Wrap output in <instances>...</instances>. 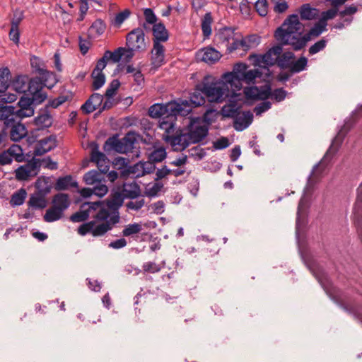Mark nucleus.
Returning <instances> with one entry per match:
<instances>
[{
    "label": "nucleus",
    "mask_w": 362,
    "mask_h": 362,
    "mask_svg": "<svg viewBox=\"0 0 362 362\" xmlns=\"http://www.w3.org/2000/svg\"><path fill=\"white\" fill-rule=\"evenodd\" d=\"M200 87L209 101L212 103H221L225 98L234 94L230 89V83L226 81L224 74L221 79H216L210 76H205Z\"/></svg>",
    "instance_id": "nucleus-4"
},
{
    "label": "nucleus",
    "mask_w": 362,
    "mask_h": 362,
    "mask_svg": "<svg viewBox=\"0 0 362 362\" xmlns=\"http://www.w3.org/2000/svg\"><path fill=\"white\" fill-rule=\"evenodd\" d=\"M130 11L125 9L122 12L118 13L112 20L111 23L113 26L119 28L121 25L129 17Z\"/></svg>",
    "instance_id": "nucleus-48"
},
{
    "label": "nucleus",
    "mask_w": 362,
    "mask_h": 362,
    "mask_svg": "<svg viewBox=\"0 0 362 362\" xmlns=\"http://www.w3.org/2000/svg\"><path fill=\"white\" fill-rule=\"evenodd\" d=\"M83 180L86 185H95L105 181V176L98 170H91L83 175Z\"/></svg>",
    "instance_id": "nucleus-31"
},
{
    "label": "nucleus",
    "mask_w": 362,
    "mask_h": 362,
    "mask_svg": "<svg viewBox=\"0 0 362 362\" xmlns=\"http://www.w3.org/2000/svg\"><path fill=\"white\" fill-rule=\"evenodd\" d=\"M40 168V159L33 158L14 170L15 178L18 181L30 180L38 175Z\"/></svg>",
    "instance_id": "nucleus-9"
},
{
    "label": "nucleus",
    "mask_w": 362,
    "mask_h": 362,
    "mask_svg": "<svg viewBox=\"0 0 362 362\" xmlns=\"http://www.w3.org/2000/svg\"><path fill=\"white\" fill-rule=\"evenodd\" d=\"M93 194H95L96 196L99 197H103L105 196L107 192L108 188L106 186V185L100 182V184L95 185V186L93 188Z\"/></svg>",
    "instance_id": "nucleus-62"
},
{
    "label": "nucleus",
    "mask_w": 362,
    "mask_h": 362,
    "mask_svg": "<svg viewBox=\"0 0 362 362\" xmlns=\"http://www.w3.org/2000/svg\"><path fill=\"white\" fill-rule=\"evenodd\" d=\"M341 141H342V138L341 137V136L339 133L338 135L337 136H335V138L333 139L331 146L329 147V150L325 155L322 160L320 161V163L319 164L316 165L314 167L313 172L310 176V178H309L310 180L315 179L316 174L317 173V170L320 168V165L323 164L326 161V160L329 156V154H331V153L333 154L337 151Z\"/></svg>",
    "instance_id": "nucleus-27"
},
{
    "label": "nucleus",
    "mask_w": 362,
    "mask_h": 362,
    "mask_svg": "<svg viewBox=\"0 0 362 362\" xmlns=\"http://www.w3.org/2000/svg\"><path fill=\"white\" fill-rule=\"evenodd\" d=\"M212 18L210 13H206L202 21V30L204 37H209L211 34Z\"/></svg>",
    "instance_id": "nucleus-46"
},
{
    "label": "nucleus",
    "mask_w": 362,
    "mask_h": 362,
    "mask_svg": "<svg viewBox=\"0 0 362 362\" xmlns=\"http://www.w3.org/2000/svg\"><path fill=\"white\" fill-rule=\"evenodd\" d=\"M282 51L283 49L281 45L274 46L263 55L254 56L255 64L269 72V69L266 68V66H272L277 63V60Z\"/></svg>",
    "instance_id": "nucleus-10"
},
{
    "label": "nucleus",
    "mask_w": 362,
    "mask_h": 362,
    "mask_svg": "<svg viewBox=\"0 0 362 362\" xmlns=\"http://www.w3.org/2000/svg\"><path fill=\"white\" fill-rule=\"evenodd\" d=\"M198 60L208 64H214L221 57V53L211 47H206L200 49L196 54Z\"/></svg>",
    "instance_id": "nucleus-17"
},
{
    "label": "nucleus",
    "mask_w": 362,
    "mask_h": 362,
    "mask_svg": "<svg viewBox=\"0 0 362 362\" xmlns=\"http://www.w3.org/2000/svg\"><path fill=\"white\" fill-rule=\"evenodd\" d=\"M165 62V49L164 46L157 42H153V49L151 50V63L155 67H160Z\"/></svg>",
    "instance_id": "nucleus-25"
},
{
    "label": "nucleus",
    "mask_w": 362,
    "mask_h": 362,
    "mask_svg": "<svg viewBox=\"0 0 362 362\" xmlns=\"http://www.w3.org/2000/svg\"><path fill=\"white\" fill-rule=\"evenodd\" d=\"M177 115H180V112L170 113L160 119L158 126L165 131L163 134L171 135L174 133Z\"/></svg>",
    "instance_id": "nucleus-24"
},
{
    "label": "nucleus",
    "mask_w": 362,
    "mask_h": 362,
    "mask_svg": "<svg viewBox=\"0 0 362 362\" xmlns=\"http://www.w3.org/2000/svg\"><path fill=\"white\" fill-rule=\"evenodd\" d=\"M153 169L154 165L151 163L139 162L129 167V173L133 174L136 177H139L151 173Z\"/></svg>",
    "instance_id": "nucleus-28"
},
{
    "label": "nucleus",
    "mask_w": 362,
    "mask_h": 362,
    "mask_svg": "<svg viewBox=\"0 0 362 362\" xmlns=\"http://www.w3.org/2000/svg\"><path fill=\"white\" fill-rule=\"evenodd\" d=\"M24 18V13L21 10H16L13 12V16L11 21V27L13 28H18L19 26V24Z\"/></svg>",
    "instance_id": "nucleus-57"
},
{
    "label": "nucleus",
    "mask_w": 362,
    "mask_h": 362,
    "mask_svg": "<svg viewBox=\"0 0 362 362\" xmlns=\"http://www.w3.org/2000/svg\"><path fill=\"white\" fill-rule=\"evenodd\" d=\"M107 146L116 152L125 153V147H124L122 139H118L115 137L109 138L105 142V148Z\"/></svg>",
    "instance_id": "nucleus-41"
},
{
    "label": "nucleus",
    "mask_w": 362,
    "mask_h": 362,
    "mask_svg": "<svg viewBox=\"0 0 362 362\" xmlns=\"http://www.w3.org/2000/svg\"><path fill=\"white\" fill-rule=\"evenodd\" d=\"M95 215H93V221L83 223L78 228V234L85 235L90 233L93 236L99 237L112 229L105 221L97 220Z\"/></svg>",
    "instance_id": "nucleus-8"
},
{
    "label": "nucleus",
    "mask_w": 362,
    "mask_h": 362,
    "mask_svg": "<svg viewBox=\"0 0 362 362\" xmlns=\"http://www.w3.org/2000/svg\"><path fill=\"white\" fill-rule=\"evenodd\" d=\"M12 158H14L17 162H22L24 160L25 156L23 155V149L19 145L13 144L6 150Z\"/></svg>",
    "instance_id": "nucleus-47"
},
{
    "label": "nucleus",
    "mask_w": 362,
    "mask_h": 362,
    "mask_svg": "<svg viewBox=\"0 0 362 362\" xmlns=\"http://www.w3.org/2000/svg\"><path fill=\"white\" fill-rule=\"evenodd\" d=\"M53 206L59 210H62L64 213V211L69 208L70 205V200L69 196L66 194H57L52 200Z\"/></svg>",
    "instance_id": "nucleus-33"
},
{
    "label": "nucleus",
    "mask_w": 362,
    "mask_h": 362,
    "mask_svg": "<svg viewBox=\"0 0 362 362\" xmlns=\"http://www.w3.org/2000/svg\"><path fill=\"white\" fill-rule=\"evenodd\" d=\"M224 78L230 83V89L233 93L241 89L242 82L250 85L262 80L266 81L259 69H248V66L245 63L235 64L233 71L224 74Z\"/></svg>",
    "instance_id": "nucleus-3"
},
{
    "label": "nucleus",
    "mask_w": 362,
    "mask_h": 362,
    "mask_svg": "<svg viewBox=\"0 0 362 362\" xmlns=\"http://www.w3.org/2000/svg\"><path fill=\"white\" fill-rule=\"evenodd\" d=\"M11 73L7 67L0 69V93L5 92L9 86Z\"/></svg>",
    "instance_id": "nucleus-39"
},
{
    "label": "nucleus",
    "mask_w": 362,
    "mask_h": 362,
    "mask_svg": "<svg viewBox=\"0 0 362 362\" xmlns=\"http://www.w3.org/2000/svg\"><path fill=\"white\" fill-rule=\"evenodd\" d=\"M106 29V24L102 19H96L90 27L89 31L95 37L100 36L104 33Z\"/></svg>",
    "instance_id": "nucleus-44"
},
{
    "label": "nucleus",
    "mask_w": 362,
    "mask_h": 362,
    "mask_svg": "<svg viewBox=\"0 0 362 362\" xmlns=\"http://www.w3.org/2000/svg\"><path fill=\"white\" fill-rule=\"evenodd\" d=\"M327 25L324 21L319 20L308 33L303 35L304 26L300 22L298 16L292 14L288 16L281 26L276 30L275 37L281 44L291 45L295 50H300L311 37H318L326 30Z\"/></svg>",
    "instance_id": "nucleus-1"
},
{
    "label": "nucleus",
    "mask_w": 362,
    "mask_h": 362,
    "mask_svg": "<svg viewBox=\"0 0 362 362\" xmlns=\"http://www.w3.org/2000/svg\"><path fill=\"white\" fill-rule=\"evenodd\" d=\"M145 199L143 195H139L135 197L134 199H131L126 204L127 211H138L145 205Z\"/></svg>",
    "instance_id": "nucleus-43"
},
{
    "label": "nucleus",
    "mask_w": 362,
    "mask_h": 362,
    "mask_svg": "<svg viewBox=\"0 0 362 362\" xmlns=\"http://www.w3.org/2000/svg\"><path fill=\"white\" fill-rule=\"evenodd\" d=\"M119 86H120V83L118 80H117V79L113 80L110 83V86H108V88L106 90V92L105 94V97L106 98H112L115 95L116 91L119 88Z\"/></svg>",
    "instance_id": "nucleus-59"
},
{
    "label": "nucleus",
    "mask_w": 362,
    "mask_h": 362,
    "mask_svg": "<svg viewBox=\"0 0 362 362\" xmlns=\"http://www.w3.org/2000/svg\"><path fill=\"white\" fill-rule=\"evenodd\" d=\"M214 113V110H209L204 114V119L199 117L191 119L188 126V132H186L191 144L199 143L207 136L209 127L205 122L207 121L209 122V116Z\"/></svg>",
    "instance_id": "nucleus-7"
},
{
    "label": "nucleus",
    "mask_w": 362,
    "mask_h": 362,
    "mask_svg": "<svg viewBox=\"0 0 362 362\" xmlns=\"http://www.w3.org/2000/svg\"><path fill=\"white\" fill-rule=\"evenodd\" d=\"M239 95L234 93L233 96H229L230 98L228 103L223 106L221 113L224 117L234 119L237 115L240 112L242 105L238 101L236 98Z\"/></svg>",
    "instance_id": "nucleus-16"
},
{
    "label": "nucleus",
    "mask_w": 362,
    "mask_h": 362,
    "mask_svg": "<svg viewBox=\"0 0 362 362\" xmlns=\"http://www.w3.org/2000/svg\"><path fill=\"white\" fill-rule=\"evenodd\" d=\"M30 64L32 67L35 69V71L42 77V78H45L46 80L47 78L53 76L52 73L41 66L40 61L38 57H33L31 58Z\"/></svg>",
    "instance_id": "nucleus-38"
},
{
    "label": "nucleus",
    "mask_w": 362,
    "mask_h": 362,
    "mask_svg": "<svg viewBox=\"0 0 362 362\" xmlns=\"http://www.w3.org/2000/svg\"><path fill=\"white\" fill-rule=\"evenodd\" d=\"M124 47H119L117 49H115L113 52L110 51H106L104 53L105 58H107V60L111 59L113 62H119L124 56Z\"/></svg>",
    "instance_id": "nucleus-50"
},
{
    "label": "nucleus",
    "mask_w": 362,
    "mask_h": 362,
    "mask_svg": "<svg viewBox=\"0 0 362 362\" xmlns=\"http://www.w3.org/2000/svg\"><path fill=\"white\" fill-rule=\"evenodd\" d=\"M166 157L165 148L159 147L154 149L150 154V159L153 162H160Z\"/></svg>",
    "instance_id": "nucleus-53"
},
{
    "label": "nucleus",
    "mask_w": 362,
    "mask_h": 362,
    "mask_svg": "<svg viewBox=\"0 0 362 362\" xmlns=\"http://www.w3.org/2000/svg\"><path fill=\"white\" fill-rule=\"evenodd\" d=\"M326 45L327 41L325 40L317 41L309 48L310 54L313 55L320 52L326 47Z\"/></svg>",
    "instance_id": "nucleus-60"
},
{
    "label": "nucleus",
    "mask_w": 362,
    "mask_h": 362,
    "mask_svg": "<svg viewBox=\"0 0 362 362\" xmlns=\"http://www.w3.org/2000/svg\"><path fill=\"white\" fill-rule=\"evenodd\" d=\"M103 100V96L99 93H93L81 106V110L86 114H90L97 110Z\"/></svg>",
    "instance_id": "nucleus-26"
},
{
    "label": "nucleus",
    "mask_w": 362,
    "mask_h": 362,
    "mask_svg": "<svg viewBox=\"0 0 362 362\" xmlns=\"http://www.w3.org/2000/svg\"><path fill=\"white\" fill-rule=\"evenodd\" d=\"M143 230L141 223H134L125 226L122 230V234L124 237H134Z\"/></svg>",
    "instance_id": "nucleus-35"
},
{
    "label": "nucleus",
    "mask_w": 362,
    "mask_h": 362,
    "mask_svg": "<svg viewBox=\"0 0 362 362\" xmlns=\"http://www.w3.org/2000/svg\"><path fill=\"white\" fill-rule=\"evenodd\" d=\"M253 121V115L250 111L240 112L233 119V127L241 132L247 129Z\"/></svg>",
    "instance_id": "nucleus-23"
},
{
    "label": "nucleus",
    "mask_w": 362,
    "mask_h": 362,
    "mask_svg": "<svg viewBox=\"0 0 362 362\" xmlns=\"http://www.w3.org/2000/svg\"><path fill=\"white\" fill-rule=\"evenodd\" d=\"M32 98L21 97L18 103L19 108L16 110V107L12 105H6L0 107V119H6L7 123L10 124L14 119H22L25 117H31L34 114V110L32 107L33 103L37 104L43 102L47 95L42 90V88H37L36 90L30 93Z\"/></svg>",
    "instance_id": "nucleus-2"
},
{
    "label": "nucleus",
    "mask_w": 362,
    "mask_h": 362,
    "mask_svg": "<svg viewBox=\"0 0 362 362\" xmlns=\"http://www.w3.org/2000/svg\"><path fill=\"white\" fill-rule=\"evenodd\" d=\"M201 83L197 85L194 91L191 94L189 100H178V103H187L189 106L190 110L189 114L192 112L193 107L201 106L205 103V98H206L202 90H201Z\"/></svg>",
    "instance_id": "nucleus-22"
},
{
    "label": "nucleus",
    "mask_w": 362,
    "mask_h": 362,
    "mask_svg": "<svg viewBox=\"0 0 362 362\" xmlns=\"http://www.w3.org/2000/svg\"><path fill=\"white\" fill-rule=\"evenodd\" d=\"M257 12L261 16H265L268 12V5L267 0H257L255 4Z\"/></svg>",
    "instance_id": "nucleus-56"
},
{
    "label": "nucleus",
    "mask_w": 362,
    "mask_h": 362,
    "mask_svg": "<svg viewBox=\"0 0 362 362\" xmlns=\"http://www.w3.org/2000/svg\"><path fill=\"white\" fill-rule=\"evenodd\" d=\"M318 10L312 8L309 4H303L299 9L300 18L303 20H313L318 16Z\"/></svg>",
    "instance_id": "nucleus-34"
},
{
    "label": "nucleus",
    "mask_w": 362,
    "mask_h": 362,
    "mask_svg": "<svg viewBox=\"0 0 362 362\" xmlns=\"http://www.w3.org/2000/svg\"><path fill=\"white\" fill-rule=\"evenodd\" d=\"M37 88H40L42 87L37 81H29L28 78L25 76H18L11 83V88L18 93H25L26 91L33 93Z\"/></svg>",
    "instance_id": "nucleus-14"
},
{
    "label": "nucleus",
    "mask_w": 362,
    "mask_h": 362,
    "mask_svg": "<svg viewBox=\"0 0 362 362\" xmlns=\"http://www.w3.org/2000/svg\"><path fill=\"white\" fill-rule=\"evenodd\" d=\"M26 197L27 192L25 189L21 188L11 195L9 203L12 206H21L24 203Z\"/></svg>",
    "instance_id": "nucleus-37"
},
{
    "label": "nucleus",
    "mask_w": 362,
    "mask_h": 362,
    "mask_svg": "<svg viewBox=\"0 0 362 362\" xmlns=\"http://www.w3.org/2000/svg\"><path fill=\"white\" fill-rule=\"evenodd\" d=\"M244 94L248 99L265 100L270 96L271 86L268 81H265L264 84L260 88L257 86L245 88Z\"/></svg>",
    "instance_id": "nucleus-15"
},
{
    "label": "nucleus",
    "mask_w": 362,
    "mask_h": 362,
    "mask_svg": "<svg viewBox=\"0 0 362 362\" xmlns=\"http://www.w3.org/2000/svg\"><path fill=\"white\" fill-rule=\"evenodd\" d=\"M127 46L129 48L141 52L146 49L145 34L143 28H137L129 32L127 37Z\"/></svg>",
    "instance_id": "nucleus-11"
},
{
    "label": "nucleus",
    "mask_w": 362,
    "mask_h": 362,
    "mask_svg": "<svg viewBox=\"0 0 362 362\" xmlns=\"http://www.w3.org/2000/svg\"><path fill=\"white\" fill-rule=\"evenodd\" d=\"M35 124L39 129L49 127L52 124V117L47 110H42L35 118Z\"/></svg>",
    "instance_id": "nucleus-32"
},
{
    "label": "nucleus",
    "mask_w": 362,
    "mask_h": 362,
    "mask_svg": "<svg viewBox=\"0 0 362 362\" xmlns=\"http://www.w3.org/2000/svg\"><path fill=\"white\" fill-rule=\"evenodd\" d=\"M293 58L294 54L293 52H286L279 55V58L277 60V64L281 69H290Z\"/></svg>",
    "instance_id": "nucleus-42"
},
{
    "label": "nucleus",
    "mask_w": 362,
    "mask_h": 362,
    "mask_svg": "<svg viewBox=\"0 0 362 362\" xmlns=\"http://www.w3.org/2000/svg\"><path fill=\"white\" fill-rule=\"evenodd\" d=\"M272 104L269 101H264L256 106L254 109V112L256 115H261L263 112L267 111L271 108Z\"/></svg>",
    "instance_id": "nucleus-64"
},
{
    "label": "nucleus",
    "mask_w": 362,
    "mask_h": 362,
    "mask_svg": "<svg viewBox=\"0 0 362 362\" xmlns=\"http://www.w3.org/2000/svg\"><path fill=\"white\" fill-rule=\"evenodd\" d=\"M6 127H11L10 131L11 139L14 141H18L27 135V129L21 123V119H14L13 122H11L10 124L7 123L6 119H2Z\"/></svg>",
    "instance_id": "nucleus-18"
},
{
    "label": "nucleus",
    "mask_w": 362,
    "mask_h": 362,
    "mask_svg": "<svg viewBox=\"0 0 362 362\" xmlns=\"http://www.w3.org/2000/svg\"><path fill=\"white\" fill-rule=\"evenodd\" d=\"M122 142L124 147H125V153L132 152L136 142V134L134 132L127 133L122 139Z\"/></svg>",
    "instance_id": "nucleus-45"
},
{
    "label": "nucleus",
    "mask_w": 362,
    "mask_h": 362,
    "mask_svg": "<svg viewBox=\"0 0 362 362\" xmlns=\"http://www.w3.org/2000/svg\"><path fill=\"white\" fill-rule=\"evenodd\" d=\"M124 196L115 192L106 202L97 201L99 203L98 212L95 216L97 220L105 221L112 228L119 221V209L124 203Z\"/></svg>",
    "instance_id": "nucleus-5"
},
{
    "label": "nucleus",
    "mask_w": 362,
    "mask_h": 362,
    "mask_svg": "<svg viewBox=\"0 0 362 362\" xmlns=\"http://www.w3.org/2000/svg\"><path fill=\"white\" fill-rule=\"evenodd\" d=\"M71 181L72 179L71 176L60 177L56 182V188L59 190L66 189L71 185Z\"/></svg>",
    "instance_id": "nucleus-55"
},
{
    "label": "nucleus",
    "mask_w": 362,
    "mask_h": 362,
    "mask_svg": "<svg viewBox=\"0 0 362 362\" xmlns=\"http://www.w3.org/2000/svg\"><path fill=\"white\" fill-rule=\"evenodd\" d=\"M163 139L168 144H170L175 151H182L189 146L191 144L189 140V136L186 133L180 132L177 133L176 135L172 134L171 135L163 134Z\"/></svg>",
    "instance_id": "nucleus-13"
},
{
    "label": "nucleus",
    "mask_w": 362,
    "mask_h": 362,
    "mask_svg": "<svg viewBox=\"0 0 362 362\" xmlns=\"http://www.w3.org/2000/svg\"><path fill=\"white\" fill-rule=\"evenodd\" d=\"M163 185L160 182H155L152 185H148L146 187V194L149 197H155L163 188Z\"/></svg>",
    "instance_id": "nucleus-58"
},
{
    "label": "nucleus",
    "mask_w": 362,
    "mask_h": 362,
    "mask_svg": "<svg viewBox=\"0 0 362 362\" xmlns=\"http://www.w3.org/2000/svg\"><path fill=\"white\" fill-rule=\"evenodd\" d=\"M152 32L153 35V42L160 43V42H166L169 38V35L165 25L158 23L153 25Z\"/></svg>",
    "instance_id": "nucleus-30"
},
{
    "label": "nucleus",
    "mask_w": 362,
    "mask_h": 362,
    "mask_svg": "<svg viewBox=\"0 0 362 362\" xmlns=\"http://www.w3.org/2000/svg\"><path fill=\"white\" fill-rule=\"evenodd\" d=\"M286 94V91L284 88H281L274 90V91L271 93L270 95H272V98L276 101L281 102L285 99Z\"/></svg>",
    "instance_id": "nucleus-63"
},
{
    "label": "nucleus",
    "mask_w": 362,
    "mask_h": 362,
    "mask_svg": "<svg viewBox=\"0 0 362 362\" xmlns=\"http://www.w3.org/2000/svg\"><path fill=\"white\" fill-rule=\"evenodd\" d=\"M308 60L305 57H302L296 62H292L290 70L293 73H298L304 70L307 66Z\"/></svg>",
    "instance_id": "nucleus-52"
},
{
    "label": "nucleus",
    "mask_w": 362,
    "mask_h": 362,
    "mask_svg": "<svg viewBox=\"0 0 362 362\" xmlns=\"http://www.w3.org/2000/svg\"><path fill=\"white\" fill-rule=\"evenodd\" d=\"M98 207L100 204L96 202H85L81 206L78 211L71 216L70 220L74 223H78L86 221L89 217L93 218V215L98 212Z\"/></svg>",
    "instance_id": "nucleus-12"
},
{
    "label": "nucleus",
    "mask_w": 362,
    "mask_h": 362,
    "mask_svg": "<svg viewBox=\"0 0 362 362\" xmlns=\"http://www.w3.org/2000/svg\"><path fill=\"white\" fill-rule=\"evenodd\" d=\"M260 42V37L256 35H249L243 39V49L247 50L257 46Z\"/></svg>",
    "instance_id": "nucleus-51"
},
{
    "label": "nucleus",
    "mask_w": 362,
    "mask_h": 362,
    "mask_svg": "<svg viewBox=\"0 0 362 362\" xmlns=\"http://www.w3.org/2000/svg\"><path fill=\"white\" fill-rule=\"evenodd\" d=\"M91 161L96 163L99 170L98 172L103 175H105L109 170V160L103 153L98 151L97 145L92 148Z\"/></svg>",
    "instance_id": "nucleus-21"
},
{
    "label": "nucleus",
    "mask_w": 362,
    "mask_h": 362,
    "mask_svg": "<svg viewBox=\"0 0 362 362\" xmlns=\"http://www.w3.org/2000/svg\"><path fill=\"white\" fill-rule=\"evenodd\" d=\"M56 146V137L55 136L51 135L37 141L35 144L33 153L35 156H42L54 148Z\"/></svg>",
    "instance_id": "nucleus-19"
},
{
    "label": "nucleus",
    "mask_w": 362,
    "mask_h": 362,
    "mask_svg": "<svg viewBox=\"0 0 362 362\" xmlns=\"http://www.w3.org/2000/svg\"><path fill=\"white\" fill-rule=\"evenodd\" d=\"M144 16L145 22L143 23L142 26L146 30L151 29L150 25H153L157 23V16L151 8H144Z\"/></svg>",
    "instance_id": "nucleus-36"
},
{
    "label": "nucleus",
    "mask_w": 362,
    "mask_h": 362,
    "mask_svg": "<svg viewBox=\"0 0 362 362\" xmlns=\"http://www.w3.org/2000/svg\"><path fill=\"white\" fill-rule=\"evenodd\" d=\"M63 215L64 213L62 210H59L52 205V207L46 211V213L44 215V220L48 223L54 222L62 218Z\"/></svg>",
    "instance_id": "nucleus-40"
},
{
    "label": "nucleus",
    "mask_w": 362,
    "mask_h": 362,
    "mask_svg": "<svg viewBox=\"0 0 362 362\" xmlns=\"http://www.w3.org/2000/svg\"><path fill=\"white\" fill-rule=\"evenodd\" d=\"M355 223L362 240V184L357 189V197L354 207Z\"/></svg>",
    "instance_id": "nucleus-20"
},
{
    "label": "nucleus",
    "mask_w": 362,
    "mask_h": 362,
    "mask_svg": "<svg viewBox=\"0 0 362 362\" xmlns=\"http://www.w3.org/2000/svg\"><path fill=\"white\" fill-rule=\"evenodd\" d=\"M235 37L234 31L230 28H225L219 34V38L226 47Z\"/></svg>",
    "instance_id": "nucleus-49"
},
{
    "label": "nucleus",
    "mask_w": 362,
    "mask_h": 362,
    "mask_svg": "<svg viewBox=\"0 0 362 362\" xmlns=\"http://www.w3.org/2000/svg\"><path fill=\"white\" fill-rule=\"evenodd\" d=\"M142 268L145 272L148 273H156L160 270V267L153 262H145L143 264Z\"/></svg>",
    "instance_id": "nucleus-61"
},
{
    "label": "nucleus",
    "mask_w": 362,
    "mask_h": 362,
    "mask_svg": "<svg viewBox=\"0 0 362 362\" xmlns=\"http://www.w3.org/2000/svg\"><path fill=\"white\" fill-rule=\"evenodd\" d=\"M122 195L124 198L134 199L135 197L141 195V189L139 185L134 181L125 182L122 187Z\"/></svg>",
    "instance_id": "nucleus-29"
},
{
    "label": "nucleus",
    "mask_w": 362,
    "mask_h": 362,
    "mask_svg": "<svg viewBox=\"0 0 362 362\" xmlns=\"http://www.w3.org/2000/svg\"><path fill=\"white\" fill-rule=\"evenodd\" d=\"M189 106L187 103L173 100L165 104L156 103L148 109V115L153 118H162L170 113L180 112L181 116L189 115Z\"/></svg>",
    "instance_id": "nucleus-6"
},
{
    "label": "nucleus",
    "mask_w": 362,
    "mask_h": 362,
    "mask_svg": "<svg viewBox=\"0 0 362 362\" xmlns=\"http://www.w3.org/2000/svg\"><path fill=\"white\" fill-rule=\"evenodd\" d=\"M93 81V87L95 90L100 88L105 82V76L103 73L92 72L91 74Z\"/></svg>",
    "instance_id": "nucleus-54"
}]
</instances>
